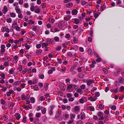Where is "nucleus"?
I'll use <instances>...</instances> for the list:
<instances>
[{
	"instance_id": "1",
	"label": "nucleus",
	"mask_w": 124,
	"mask_h": 124,
	"mask_svg": "<svg viewBox=\"0 0 124 124\" xmlns=\"http://www.w3.org/2000/svg\"><path fill=\"white\" fill-rule=\"evenodd\" d=\"M1 31L2 32L6 31L8 33L9 32V29L6 26L2 27L1 29Z\"/></svg>"
},
{
	"instance_id": "2",
	"label": "nucleus",
	"mask_w": 124,
	"mask_h": 124,
	"mask_svg": "<svg viewBox=\"0 0 124 124\" xmlns=\"http://www.w3.org/2000/svg\"><path fill=\"white\" fill-rule=\"evenodd\" d=\"M65 25V22L63 21H62L59 23L58 26L59 28H61L64 26Z\"/></svg>"
},
{
	"instance_id": "3",
	"label": "nucleus",
	"mask_w": 124,
	"mask_h": 124,
	"mask_svg": "<svg viewBox=\"0 0 124 124\" xmlns=\"http://www.w3.org/2000/svg\"><path fill=\"white\" fill-rule=\"evenodd\" d=\"M19 57L17 55L15 56L13 58V62L15 63H16L18 60Z\"/></svg>"
},
{
	"instance_id": "4",
	"label": "nucleus",
	"mask_w": 124,
	"mask_h": 124,
	"mask_svg": "<svg viewBox=\"0 0 124 124\" xmlns=\"http://www.w3.org/2000/svg\"><path fill=\"white\" fill-rule=\"evenodd\" d=\"M14 92L13 90H10L8 92L6 93L7 95V96H10L11 94L13 93Z\"/></svg>"
},
{
	"instance_id": "5",
	"label": "nucleus",
	"mask_w": 124,
	"mask_h": 124,
	"mask_svg": "<svg viewBox=\"0 0 124 124\" xmlns=\"http://www.w3.org/2000/svg\"><path fill=\"white\" fill-rule=\"evenodd\" d=\"M80 115L81 120H83L85 119V115L84 112L81 113Z\"/></svg>"
},
{
	"instance_id": "6",
	"label": "nucleus",
	"mask_w": 124,
	"mask_h": 124,
	"mask_svg": "<svg viewBox=\"0 0 124 124\" xmlns=\"http://www.w3.org/2000/svg\"><path fill=\"white\" fill-rule=\"evenodd\" d=\"M55 70V69L54 67H52L51 69L49 70L48 72V73L49 74H51L52 73L53 71H54Z\"/></svg>"
},
{
	"instance_id": "7",
	"label": "nucleus",
	"mask_w": 124,
	"mask_h": 124,
	"mask_svg": "<svg viewBox=\"0 0 124 124\" xmlns=\"http://www.w3.org/2000/svg\"><path fill=\"white\" fill-rule=\"evenodd\" d=\"M5 46L4 45H3L1 46L0 50V51L1 53H3L5 51Z\"/></svg>"
},
{
	"instance_id": "8",
	"label": "nucleus",
	"mask_w": 124,
	"mask_h": 124,
	"mask_svg": "<svg viewBox=\"0 0 124 124\" xmlns=\"http://www.w3.org/2000/svg\"><path fill=\"white\" fill-rule=\"evenodd\" d=\"M19 7H16L15 8V9L16 10V12L19 14L21 12V11L20 9L18 8Z\"/></svg>"
},
{
	"instance_id": "9",
	"label": "nucleus",
	"mask_w": 124,
	"mask_h": 124,
	"mask_svg": "<svg viewBox=\"0 0 124 124\" xmlns=\"http://www.w3.org/2000/svg\"><path fill=\"white\" fill-rule=\"evenodd\" d=\"M72 20L73 22L75 24H78L79 23V20L77 18H74L72 19Z\"/></svg>"
},
{
	"instance_id": "10",
	"label": "nucleus",
	"mask_w": 124,
	"mask_h": 124,
	"mask_svg": "<svg viewBox=\"0 0 124 124\" xmlns=\"http://www.w3.org/2000/svg\"><path fill=\"white\" fill-rule=\"evenodd\" d=\"M15 116L16 117V119L18 120L21 117L20 114L19 113H16Z\"/></svg>"
},
{
	"instance_id": "11",
	"label": "nucleus",
	"mask_w": 124,
	"mask_h": 124,
	"mask_svg": "<svg viewBox=\"0 0 124 124\" xmlns=\"http://www.w3.org/2000/svg\"><path fill=\"white\" fill-rule=\"evenodd\" d=\"M21 81L19 80H17L15 81L13 84V85L15 86H18L21 83Z\"/></svg>"
},
{
	"instance_id": "12",
	"label": "nucleus",
	"mask_w": 124,
	"mask_h": 124,
	"mask_svg": "<svg viewBox=\"0 0 124 124\" xmlns=\"http://www.w3.org/2000/svg\"><path fill=\"white\" fill-rule=\"evenodd\" d=\"M73 4L72 2H69L66 4V6L67 7L70 8L73 6Z\"/></svg>"
},
{
	"instance_id": "13",
	"label": "nucleus",
	"mask_w": 124,
	"mask_h": 124,
	"mask_svg": "<svg viewBox=\"0 0 124 124\" xmlns=\"http://www.w3.org/2000/svg\"><path fill=\"white\" fill-rule=\"evenodd\" d=\"M8 11V10L7 6H4L3 7V10H2L4 14H5Z\"/></svg>"
},
{
	"instance_id": "14",
	"label": "nucleus",
	"mask_w": 124,
	"mask_h": 124,
	"mask_svg": "<svg viewBox=\"0 0 124 124\" xmlns=\"http://www.w3.org/2000/svg\"><path fill=\"white\" fill-rule=\"evenodd\" d=\"M48 45V44L47 43H43L42 44V47L43 48L45 47L46 48L47 47V46Z\"/></svg>"
},
{
	"instance_id": "15",
	"label": "nucleus",
	"mask_w": 124,
	"mask_h": 124,
	"mask_svg": "<svg viewBox=\"0 0 124 124\" xmlns=\"http://www.w3.org/2000/svg\"><path fill=\"white\" fill-rule=\"evenodd\" d=\"M94 83V81L93 80H91L87 81V84L88 85H90Z\"/></svg>"
},
{
	"instance_id": "16",
	"label": "nucleus",
	"mask_w": 124,
	"mask_h": 124,
	"mask_svg": "<svg viewBox=\"0 0 124 124\" xmlns=\"http://www.w3.org/2000/svg\"><path fill=\"white\" fill-rule=\"evenodd\" d=\"M41 111L42 114H45L46 113V108L44 107H42L41 108Z\"/></svg>"
},
{
	"instance_id": "17",
	"label": "nucleus",
	"mask_w": 124,
	"mask_h": 124,
	"mask_svg": "<svg viewBox=\"0 0 124 124\" xmlns=\"http://www.w3.org/2000/svg\"><path fill=\"white\" fill-rule=\"evenodd\" d=\"M78 13V11L75 9H74L72 11V13L73 15H75Z\"/></svg>"
},
{
	"instance_id": "18",
	"label": "nucleus",
	"mask_w": 124,
	"mask_h": 124,
	"mask_svg": "<svg viewBox=\"0 0 124 124\" xmlns=\"http://www.w3.org/2000/svg\"><path fill=\"white\" fill-rule=\"evenodd\" d=\"M17 22L16 21H14V23L12 25V26L13 28H16L17 26Z\"/></svg>"
},
{
	"instance_id": "19",
	"label": "nucleus",
	"mask_w": 124,
	"mask_h": 124,
	"mask_svg": "<svg viewBox=\"0 0 124 124\" xmlns=\"http://www.w3.org/2000/svg\"><path fill=\"white\" fill-rule=\"evenodd\" d=\"M110 91L112 93L114 92L115 93H116L118 91L117 88H116V89H112L110 90Z\"/></svg>"
},
{
	"instance_id": "20",
	"label": "nucleus",
	"mask_w": 124,
	"mask_h": 124,
	"mask_svg": "<svg viewBox=\"0 0 124 124\" xmlns=\"http://www.w3.org/2000/svg\"><path fill=\"white\" fill-rule=\"evenodd\" d=\"M73 86V85L72 84H70L67 87L66 89L67 90H69L70 89L72 88Z\"/></svg>"
},
{
	"instance_id": "21",
	"label": "nucleus",
	"mask_w": 124,
	"mask_h": 124,
	"mask_svg": "<svg viewBox=\"0 0 124 124\" xmlns=\"http://www.w3.org/2000/svg\"><path fill=\"white\" fill-rule=\"evenodd\" d=\"M74 109L75 111H78L80 110L79 107L78 106H75Z\"/></svg>"
},
{
	"instance_id": "22",
	"label": "nucleus",
	"mask_w": 124,
	"mask_h": 124,
	"mask_svg": "<svg viewBox=\"0 0 124 124\" xmlns=\"http://www.w3.org/2000/svg\"><path fill=\"white\" fill-rule=\"evenodd\" d=\"M27 121V118L25 116H24L23 118V120L22 121V122L26 123Z\"/></svg>"
},
{
	"instance_id": "23",
	"label": "nucleus",
	"mask_w": 124,
	"mask_h": 124,
	"mask_svg": "<svg viewBox=\"0 0 124 124\" xmlns=\"http://www.w3.org/2000/svg\"><path fill=\"white\" fill-rule=\"evenodd\" d=\"M70 118L71 119L73 120L75 118V114H71L70 115Z\"/></svg>"
},
{
	"instance_id": "24",
	"label": "nucleus",
	"mask_w": 124,
	"mask_h": 124,
	"mask_svg": "<svg viewBox=\"0 0 124 124\" xmlns=\"http://www.w3.org/2000/svg\"><path fill=\"white\" fill-rule=\"evenodd\" d=\"M119 82L122 83H124V80H123V78H121L119 79Z\"/></svg>"
},
{
	"instance_id": "25",
	"label": "nucleus",
	"mask_w": 124,
	"mask_h": 124,
	"mask_svg": "<svg viewBox=\"0 0 124 124\" xmlns=\"http://www.w3.org/2000/svg\"><path fill=\"white\" fill-rule=\"evenodd\" d=\"M97 106L98 107V108H100L101 109H102L104 108V106L102 104H100L99 106L97 105Z\"/></svg>"
},
{
	"instance_id": "26",
	"label": "nucleus",
	"mask_w": 124,
	"mask_h": 124,
	"mask_svg": "<svg viewBox=\"0 0 124 124\" xmlns=\"http://www.w3.org/2000/svg\"><path fill=\"white\" fill-rule=\"evenodd\" d=\"M34 12L35 13H39L40 12V9L39 8H37L34 11Z\"/></svg>"
},
{
	"instance_id": "27",
	"label": "nucleus",
	"mask_w": 124,
	"mask_h": 124,
	"mask_svg": "<svg viewBox=\"0 0 124 124\" xmlns=\"http://www.w3.org/2000/svg\"><path fill=\"white\" fill-rule=\"evenodd\" d=\"M89 108L91 111H93L94 110V107L93 106H90L88 107Z\"/></svg>"
},
{
	"instance_id": "28",
	"label": "nucleus",
	"mask_w": 124,
	"mask_h": 124,
	"mask_svg": "<svg viewBox=\"0 0 124 124\" xmlns=\"http://www.w3.org/2000/svg\"><path fill=\"white\" fill-rule=\"evenodd\" d=\"M34 23V21H32L31 20H29L28 21V23L29 24H33Z\"/></svg>"
},
{
	"instance_id": "29",
	"label": "nucleus",
	"mask_w": 124,
	"mask_h": 124,
	"mask_svg": "<svg viewBox=\"0 0 124 124\" xmlns=\"http://www.w3.org/2000/svg\"><path fill=\"white\" fill-rule=\"evenodd\" d=\"M30 100L31 103H34L35 102V98H34L32 97L31 98Z\"/></svg>"
},
{
	"instance_id": "30",
	"label": "nucleus",
	"mask_w": 124,
	"mask_h": 124,
	"mask_svg": "<svg viewBox=\"0 0 124 124\" xmlns=\"http://www.w3.org/2000/svg\"><path fill=\"white\" fill-rule=\"evenodd\" d=\"M38 26H34L32 27V29L33 30L35 31L37 30Z\"/></svg>"
},
{
	"instance_id": "31",
	"label": "nucleus",
	"mask_w": 124,
	"mask_h": 124,
	"mask_svg": "<svg viewBox=\"0 0 124 124\" xmlns=\"http://www.w3.org/2000/svg\"><path fill=\"white\" fill-rule=\"evenodd\" d=\"M26 85V84L25 83H22L21 84L20 86L23 89L25 87V86Z\"/></svg>"
},
{
	"instance_id": "32",
	"label": "nucleus",
	"mask_w": 124,
	"mask_h": 124,
	"mask_svg": "<svg viewBox=\"0 0 124 124\" xmlns=\"http://www.w3.org/2000/svg\"><path fill=\"white\" fill-rule=\"evenodd\" d=\"M98 58L96 60V61L98 62H101V59L99 56L97 57Z\"/></svg>"
},
{
	"instance_id": "33",
	"label": "nucleus",
	"mask_w": 124,
	"mask_h": 124,
	"mask_svg": "<svg viewBox=\"0 0 124 124\" xmlns=\"http://www.w3.org/2000/svg\"><path fill=\"white\" fill-rule=\"evenodd\" d=\"M42 51L41 49H39L37 50L36 51V53L37 54H39L41 53Z\"/></svg>"
},
{
	"instance_id": "34",
	"label": "nucleus",
	"mask_w": 124,
	"mask_h": 124,
	"mask_svg": "<svg viewBox=\"0 0 124 124\" xmlns=\"http://www.w3.org/2000/svg\"><path fill=\"white\" fill-rule=\"evenodd\" d=\"M73 41L74 43L76 44L78 41V39L75 37H74L73 38Z\"/></svg>"
},
{
	"instance_id": "35",
	"label": "nucleus",
	"mask_w": 124,
	"mask_h": 124,
	"mask_svg": "<svg viewBox=\"0 0 124 124\" xmlns=\"http://www.w3.org/2000/svg\"><path fill=\"white\" fill-rule=\"evenodd\" d=\"M39 78L41 79H43L44 78V75L43 74H40L39 75Z\"/></svg>"
},
{
	"instance_id": "36",
	"label": "nucleus",
	"mask_w": 124,
	"mask_h": 124,
	"mask_svg": "<svg viewBox=\"0 0 124 124\" xmlns=\"http://www.w3.org/2000/svg\"><path fill=\"white\" fill-rule=\"evenodd\" d=\"M83 121L81 120L78 121L76 122V124H83Z\"/></svg>"
},
{
	"instance_id": "37",
	"label": "nucleus",
	"mask_w": 124,
	"mask_h": 124,
	"mask_svg": "<svg viewBox=\"0 0 124 124\" xmlns=\"http://www.w3.org/2000/svg\"><path fill=\"white\" fill-rule=\"evenodd\" d=\"M38 80L37 79H33L32 81V83H33V85L34 84L37 83L38 82Z\"/></svg>"
},
{
	"instance_id": "38",
	"label": "nucleus",
	"mask_w": 124,
	"mask_h": 124,
	"mask_svg": "<svg viewBox=\"0 0 124 124\" xmlns=\"http://www.w3.org/2000/svg\"><path fill=\"white\" fill-rule=\"evenodd\" d=\"M84 69V67H79L78 69V70L79 72H80L81 71L82 69Z\"/></svg>"
},
{
	"instance_id": "39",
	"label": "nucleus",
	"mask_w": 124,
	"mask_h": 124,
	"mask_svg": "<svg viewBox=\"0 0 124 124\" xmlns=\"http://www.w3.org/2000/svg\"><path fill=\"white\" fill-rule=\"evenodd\" d=\"M79 102L81 103H83L84 102V99L83 98H81L79 100Z\"/></svg>"
},
{
	"instance_id": "40",
	"label": "nucleus",
	"mask_w": 124,
	"mask_h": 124,
	"mask_svg": "<svg viewBox=\"0 0 124 124\" xmlns=\"http://www.w3.org/2000/svg\"><path fill=\"white\" fill-rule=\"evenodd\" d=\"M11 16L13 17H16V15L15 14L13 13H12L10 14Z\"/></svg>"
},
{
	"instance_id": "41",
	"label": "nucleus",
	"mask_w": 124,
	"mask_h": 124,
	"mask_svg": "<svg viewBox=\"0 0 124 124\" xmlns=\"http://www.w3.org/2000/svg\"><path fill=\"white\" fill-rule=\"evenodd\" d=\"M34 91H37L39 90L37 85H35L34 88Z\"/></svg>"
},
{
	"instance_id": "42",
	"label": "nucleus",
	"mask_w": 124,
	"mask_h": 124,
	"mask_svg": "<svg viewBox=\"0 0 124 124\" xmlns=\"http://www.w3.org/2000/svg\"><path fill=\"white\" fill-rule=\"evenodd\" d=\"M54 40L56 42H58L59 41V39L58 37H55L54 38Z\"/></svg>"
},
{
	"instance_id": "43",
	"label": "nucleus",
	"mask_w": 124,
	"mask_h": 124,
	"mask_svg": "<svg viewBox=\"0 0 124 124\" xmlns=\"http://www.w3.org/2000/svg\"><path fill=\"white\" fill-rule=\"evenodd\" d=\"M55 20L53 18H51L49 19V22L53 23L54 22Z\"/></svg>"
},
{
	"instance_id": "44",
	"label": "nucleus",
	"mask_w": 124,
	"mask_h": 124,
	"mask_svg": "<svg viewBox=\"0 0 124 124\" xmlns=\"http://www.w3.org/2000/svg\"><path fill=\"white\" fill-rule=\"evenodd\" d=\"M89 100L91 101H96V99L95 98H94L93 97H91L89 98Z\"/></svg>"
},
{
	"instance_id": "45",
	"label": "nucleus",
	"mask_w": 124,
	"mask_h": 124,
	"mask_svg": "<svg viewBox=\"0 0 124 124\" xmlns=\"http://www.w3.org/2000/svg\"><path fill=\"white\" fill-rule=\"evenodd\" d=\"M73 122V120H69V121L67 122L68 124H72V123Z\"/></svg>"
},
{
	"instance_id": "46",
	"label": "nucleus",
	"mask_w": 124,
	"mask_h": 124,
	"mask_svg": "<svg viewBox=\"0 0 124 124\" xmlns=\"http://www.w3.org/2000/svg\"><path fill=\"white\" fill-rule=\"evenodd\" d=\"M34 7L33 6H31L30 8V10L32 11H34Z\"/></svg>"
},
{
	"instance_id": "47",
	"label": "nucleus",
	"mask_w": 124,
	"mask_h": 124,
	"mask_svg": "<svg viewBox=\"0 0 124 124\" xmlns=\"http://www.w3.org/2000/svg\"><path fill=\"white\" fill-rule=\"evenodd\" d=\"M28 83L29 85H33L32 81L31 80H29L28 82Z\"/></svg>"
},
{
	"instance_id": "48",
	"label": "nucleus",
	"mask_w": 124,
	"mask_h": 124,
	"mask_svg": "<svg viewBox=\"0 0 124 124\" xmlns=\"http://www.w3.org/2000/svg\"><path fill=\"white\" fill-rule=\"evenodd\" d=\"M111 109L113 110H115L116 108V106L113 105L111 107Z\"/></svg>"
},
{
	"instance_id": "49",
	"label": "nucleus",
	"mask_w": 124,
	"mask_h": 124,
	"mask_svg": "<svg viewBox=\"0 0 124 124\" xmlns=\"http://www.w3.org/2000/svg\"><path fill=\"white\" fill-rule=\"evenodd\" d=\"M25 46L27 50L29 49L30 48V46L28 45V44L27 43H26L25 44Z\"/></svg>"
},
{
	"instance_id": "50",
	"label": "nucleus",
	"mask_w": 124,
	"mask_h": 124,
	"mask_svg": "<svg viewBox=\"0 0 124 124\" xmlns=\"http://www.w3.org/2000/svg\"><path fill=\"white\" fill-rule=\"evenodd\" d=\"M25 56L26 58L28 59H29L31 56V55L28 54H26Z\"/></svg>"
},
{
	"instance_id": "51",
	"label": "nucleus",
	"mask_w": 124,
	"mask_h": 124,
	"mask_svg": "<svg viewBox=\"0 0 124 124\" xmlns=\"http://www.w3.org/2000/svg\"><path fill=\"white\" fill-rule=\"evenodd\" d=\"M61 47L60 46H58L56 48V50L57 51H59L61 49Z\"/></svg>"
},
{
	"instance_id": "52",
	"label": "nucleus",
	"mask_w": 124,
	"mask_h": 124,
	"mask_svg": "<svg viewBox=\"0 0 124 124\" xmlns=\"http://www.w3.org/2000/svg\"><path fill=\"white\" fill-rule=\"evenodd\" d=\"M0 76L3 79H5V75L4 73L2 74Z\"/></svg>"
},
{
	"instance_id": "53",
	"label": "nucleus",
	"mask_w": 124,
	"mask_h": 124,
	"mask_svg": "<svg viewBox=\"0 0 124 124\" xmlns=\"http://www.w3.org/2000/svg\"><path fill=\"white\" fill-rule=\"evenodd\" d=\"M14 106V105L13 103H11L9 105V108H12Z\"/></svg>"
},
{
	"instance_id": "54",
	"label": "nucleus",
	"mask_w": 124,
	"mask_h": 124,
	"mask_svg": "<svg viewBox=\"0 0 124 124\" xmlns=\"http://www.w3.org/2000/svg\"><path fill=\"white\" fill-rule=\"evenodd\" d=\"M46 43H52L51 39H47V41Z\"/></svg>"
},
{
	"instance_id": "55",
	"label": "nucleus",
	"mask_w": 124,
	"mask_h": 124,
	"mask_svg": "<svg viewBox=\"0 0 124 124\" xmlns=\"http://www.w3.org/2000/svg\"><path fill=\"white\" fill-rule=\"evenodd\" d=\"M6 21L8 23H11L12 21V20L10 18L7 19L6 20Z\"/></svg>"
},
{
	"instance_id": "56",
	"label": "nucleus",
	"mask_w": 124,
	"mask_h": 124,
	"mask_svg": "<svg viewBox=\"0 0 124 124\" xmlns=\"http://www.w3.org/2000/svg\"><path fill=\"white\" fill-rule=\"evenodd\" d=\"M25 100L26 101L27 100L29 99V95H26V96L25 95Z\"/></svg>"
},
{
	"instance_id": "57",
	"label": "nucleus",
	"mask_w": 124,
	"mask_h": 124,
	"mask_svg": "<svg viewBox=\"0 0 124 124\" xmlns=\"http://www.w3.org/2000/svg\"><path fill=\"white\" fill-rule=\"evenodd\" d=\"M92 16H91L90 17L88 18H86L85 19L87 21H89L92 18Z\"/></svg>"
},
{
	"instance_id": "58",
	"label": "nucleus",
	"mask_w": 124,
	"mask_h": 124,
	"mask_svg": "<svg viewBox=\"0 0 124 124\" xmlns=\"http://www.w3.org/2000/svg\"><path fill=\"white\" fill-rule=\"evenodd\" d=\"M86 3V2L84 0H82L81 2V4L82 5H85Z\"/></svg>"
},
{
	"instance_id": "59",
	"label": "nucleus",
	"mask_w": 124,
	"mask_h": 124,
	"mask_svg": "<svg viewBox=\"0 0 124 124\" xmlns=\"http://www.w3.org/2000/svg\"><path fill=\"white\" fill-rule=\"evenodd\" d=\"M74 100V98L72 97H70L68 99V100L69 101H72Z\"/></svg>"
},
{
	"instance_id": "60",
	"label": "nucleus",
	"mask_w": 124,
	"mask_h": 124,
	"mask_svg": "<svg viewBox=\"0 0 124 124\" xmlns=\"http://www.w3.org/2000/svg\"><path fill=\"white\" fill-rule=\"evenodd\" d=\"M45 98L43 96H41L40 97L39 100L41 101H42L45 100Z\"/></svg>"
},
{
	"instance_id": "61",
	"label": "nucleus",
	"mask_w": 124,
	"mask_h": 124,
	"mask_svg": "<svg viewBox=\"0 0 124 124\" xmlns=\"http://www.w3.org/2000/svg\"><path fill=\"white\" fill-rule=\"evenodd\" d=\"M24 6L26 8H27L29 7L28 4L27 3H25L24 5Z\"/></svg>"
},
{
	"instance_id": "62",
	"label": "nucleus",
	"mask_w": 124,
	"mask_h": 124,
	"mask_svg": "<svg viewBox=\"0 0 124 124\" xmlns=\"http://www.w3.org/2000/svg\"><path fill=\"white\" fill-rule=\"evenodd\" d=\"M40 115L41 114L40 113H38L36 114V117L38 118H39Z\"/></svg>"
},
{
	"instance_id": "63",
	"label": "nucleus",
	"mask_w": 124,
	"mask_h": 124,
	"mask_svg": "<svg viewBox=\"0 0 124 124\" xmlns=\"http://www.w3.org/2000/svg\"><path fill=\"white\" fill-rule=\"evenodd\" d=\"M5 102L4 100L3 99L1 100V104L2 105H4L5 104Z\"/></svg>"
},
{
	"instance_id": "64",
	"label": "nucleus",
	"mask_w": 124,
	"mask_h": 124,
	"mask_svg": "<svg viewBox=\"0 0 124 124\" xmlns=\"http://www.w3.org/2000/svg\"><path fill=\"white\" fill-rule=\"evenodd\" d=\"M21 97L22 99L23 100H25V95L24 94L22 95L21 96Z\"/></svg>"
}]
</instances>
